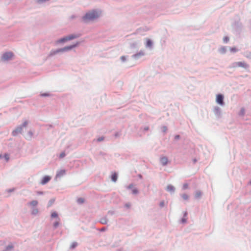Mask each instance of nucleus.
<instances>
[{
  "mask_svg": "<svg viewBox=\"0 0 251 251\" xmlns=\"http://www.w3.org/2000/svg\"><path fill=\"white\" fill-rule=\"evenodd\" d=\"M101 13V11L99 9H95L89 10L82 17V22L84 23H87L89 22L93 21L99 18Z\"/></svg>",
  "mask_w": 251,
  "mask_h": 251,
  "instance_id": "obj_1",
  "label": "nucleus"
},
{
  "mask_svg": "<svg viewBox=\"0 0 251 251\" xmlns=\"http://www.w3.org/2000/svg\"><path fill=\"white\" fill-rule=\"evenodd\" d=\"M79 44L80 42H77L75 44H74L70 46H66L62 48L57 49L56 50H51L50 53L49 54L48 57H52L60 53L72 50L73 49L77 47L79 45Z\"/></svg>",
  "mask_w": 251,
  "mask_h": 251,
  "instance_id": "obj_2",
  "label": "nucleus"
},
{
  "mask_svg": "<svg viewBox=\"0 0 251 251\" xmlns=\"http://www.w3.org/2000/svg\"><path fill=\"white\" fill-rule=\"evenodd\" d=\"M28 124L27 121H25L22 125L18 126L14 130L12 131L11 134L13 136H16L19 133H22L24 127H26Z\"/></svg>",
  "mask_w": 251,
  "mask_h": 251,
  "instance_id": "obj_3",
  "label": "nucleus"
},
{
  "mask_svg": "<svg viewBox=\"0 0 251 251\" xmlns=\"http://www.w3.org/2000/svg\"><path fill=\"white\" fill-rule=\"evenodd\" d=\"M232 27L236 32L238 33H240L241 31L243 28V25L241 22L240 21V19H238L232 24Z\"/></svg>",
  "mask_w": 251,
  "mask_h": 251,
  "instance_id": "obj_4",
  "label": "nucleus"
},
{
  "mask_svg": "<svg viewBox=\"0 0 251 251\" xmlns=\"http://www.w3.org/2000/svg\"><path fill=\"white\" fill-rule=\"evenodd\" d=\"M14 54L12 52H4L1 56V61H7L11 60Z\"/></svg>",
  "mask_w": 251,
  "mask_h": 251,
  "instance_id": "obj_5",
  "label": "nucleus"
},
{
  "mask_svg": "<svg viewBox=\"0 0 251 251\" xmlns=\"http://www.w3.org/2000/svg\"><path fill=\"white\" fill-rule=\"evenodd\" d=\"M216 102L220 105L223 106L225 105L224 102V96L222 94H218L216 95Z\"/></svg>",
  "mask_w": 251,
  "mask_h": 251,
  "instance_id": "obj_6",
  "label": "nucleus"
},
{
  "mask_svg": "<svg viewBox=\"0 0 251 251\" xmlns=\"http://www.w3.org/2000/svg\"><path fill=\"white\" fill-rule=\"evenodd\" d=\"M213 112L218 118H220L222 116V110L220 107L219 106H215L214 108Z\"/></svg>",
  "mask_w": 251,
  "mask_h": 251,
  "instance_id": "obj_7",
  "label": "nucleus"
},
{
  "mask_svg": "<svg viewBox=\"0 0 251 251\" xmlns=\"http://www.w3.org/2000/svg\"><path fill=\"white\" fill-rule=\"evenodd\" d=\"M234 67L238 66L242 67L245 69H248L249 67V65L244 62H236L233 63Z\"/></svg>",
  "mask_w": 251,
  "mask_h": 251,
  "instance_id": "obj_8",
  "label": "nucleus"
},
{
  "mask_svg": "<svg viewBox=\"0 0 251 251\" xmlns=\"http://www.w3.org/2000/svg\"><path fill=\"white\" fill-rule=\"evenodd\" d=\"M144 55H145L144 51L143 50H140L139 52L133 54L132 55V57L136 60H137Z\"/></svg>",
  "mask_w": 251,
  "mask_h": 251,
  "instance_id": "obj_9",
  "label": "nucleus"
},
{
  "mask_svg": "<svg viewBox=\"0 0 251 251\" xmlns=\"http://www.w3.org/2000/svg\"><path fill=\"white\" fill-rule=\"evenodd\" d=\"M145 47L147 49L152 50L153 48V43L152 40L149 39H147L146 40Z\"/></svg>",
  "mask_w": 251,
  "mask_h": 251,
  "instance_id": "obj_10",
  "label": "nucleus"
},
{
  "mask_svg": "<svg viewBox=\"0 0 251 251\" xmlns=\"http://www.w3.org/2000/svg\"><path fill=\"white\" fill-rule=\"evenodd\" d=\"M51 179V177L49 176H46L42 178L41 183L42 185H45Z\"/></svg>",
  "mask_w": 251,
  "mask_h": 251,
  "instance_id": "obj_11",
  "label": "nucleus"
},
{
  "mask_svg": "<svg viewBox=\"0 0 251 251\" xmlns=\"http://www.w3.org/2000/svg\"><path fill=\"white\" fill-rule=\"evenodd\" d=\"M79 37V34H70L68 36H67L66 37L68 39V41L72 40L76 38H77Z\"/></svg>",
  "mask_w": 251,
  "mask_h": 251,
  "instance_id": "obj_12",
  "label": "nucleus"
},
{
  "mask_svg": "<svg viewBox=\"0 0 251 251\" xmlns=\"http://www.w3.org/2000/svg\"><path fill=\"white\" fill-rule=\"evenodd\" d=\"M14 248V245L12 243H10L7 245L5 249L2 251H12Z\"/></svg>",
  "mask_w": 251,
  "mask_h": 251,
  "instance_id": "obj_13",
  "label": "nucleus"
},
{
  "mask_svg": "<svg viewBox=\"0 0 251 251\" xmlns=\"http://www.w3.org/2000/svg\"><path fill=\"white\" fill-rule=\"evenodd\" d=\"M67 41H68V39H67L66 36H65L62 38H60V39L57 40L56 41V44H58L64 43L66 42Z\"/></svg>",
  "mask_w": 251,
  "mask_h": 251,
  "instance_id": "obj_14",
  "label": "nucleus"
},
{
  "mask_svg": "<svg viewBox=\"0 0 251 251\" xmlns=\"http://www.w3.org/2000/svg\"><path fill=\"white\" fill-rule=\"evenodd\" d=\"M160 161L163 166H165L167 164L168 160L166 157L164 156L160 158Z\"/></svg>",
  "mask_w": 251,
  "mask_h": 251,
  "instance_id": "obj_15",
  "label": "nucleus"
},
{
  "mask_svg": "<svg viewBox=\"0 0 251 251\" xmlns=\"http://www.w3.org/2000/svg\"><path fill=\"white\" fill-rule=\"evenodd\" d=\"M118 179V174L116 172L113 173L111 176V179L112 181L116 182Z\"/></svg>",
  "mask_w": 251,
  "mask_h": 251,
  "instance_id": "obj_16",
  "label": "nucleus"
},
{
  "mask_svg": "<svg viewBox=\"0 0 251 251\" xmlns=\"http://www.w3.org/2000/svg\"><path fill=\"white\" fill-rule=\"evenodd\" d=\"M227 50V48L225 46H223L219 49L218 51L221 54H225Z\"/></svg>",
  "mask_w": 251,
  "mask_h": 251,
  "instance_id": "obj_17",
  "label": "nucleus"
},
{
  "mask_svg": "<svg viewBox=\"0 0 251 251\" xmlns=\"http://www.w3.org/2000/svg\"><path fill=\"white\" fill-rule=\"evenodd\" d=\"M99 222L101 224L106 225L108 223V219L106 218V217H104L100 218V220H99Z\"/></svg>",
  "mask_w": 251,
  "mask_h": 251,
  "instance_id": "obj_18",
  "label": "nucleus"
},
{
  "mask_svg": "<svg viewBox=\"0 0 251 251\" xmlns=\"http://www.w3.org/2000/svg\"><path fill=\"white\" fill-rule=\"evenodd\" d=\"M202 196V192L200 190H197L195 192V198L196 199H200Z\"/></svg>",
  "mask_w": 251,
  "mask_h": 251,
  "instance_id": "obj_19",
  "label": "nucleus"
},
{
  "mask_svg": "<svg viewBox=\"0 0 251 251\" xmlns=\"http://www.w3.org/2000/svg\"><path fill=\"white\" fill-rule=\"evenodd\" d=\"M66 173V171L65 170H61L57 172L56 177H61L64 176Z\"/></svg>",
  "mask_w": 251,
  "mask_h": 251,
  "instance_id": "obj_20",
  "label": "nucleus"
},
{
  "mask_svg": "<svg viewBox=\"0 0 251 251\" xmlns=\"http://www.w3.org/2000/svg\"><path fill=\"white\" fill-rule=\"evenodd\" d=\"M38 203V202L37 201L33 200V201H31L29 202L28 203V204L30 206L34 207V206H36L37 205Z\"/></svg>",
  "mask_w": 251,
  "mask_h": 251,
  "instance_id": "obj_21",
  "label": "nucleus"
},
{
  "mask_svg": "<svg viewBox=\"0 0 251 251\" xmlns=\"http://www.w3.org/2000/svg\"><path fill=\"white\" fill-rule=\"evenodd\" d=\"M33 133L31 130L28 131V132H27V137H26V139L29 140H31L33 136Z\"/></svg>",
  "mask_w": 251,
  "mask_h": 251,
  "instance_id": "obj_22",
  "label": "nucleus"
},
{
  "mask_svg": "<svg viewBox=\"0 0 251 251\" xmlns=\"http://www.w3.org/2000/svg\"><path fill=\"white\" fill-rule=\"evenodd\" d=\"M244 55L246 58L251 59V51H247L245 52L244 53Z\"/></svg>",
  "mask_w": 251,
  "mask_h": 251,
  "instance_id": "obj_23",
  "label": "nucleus"
},
{
  "mask_svg": "<svg viewBox=\"0 0 251 251\" xmlns=\"http://www.w3.org/2000/svg\"><path fill=\"white\" fill-rule=\"evenodd\" d=\"M85 201V200L83 198H79L77 200V202L79 204H83Z\"/></svg>",
  "mask_w": 251,
  "mask_h": 251,
  "instance_id": "obj_24",
  "label": "nucleus"
},
{
  "mask_svg": "<svg viewBox=\"0 0 251 251\" xmlns=\"http://www.w3.org/2000/svg\"><path fill=\"white\" fill-rule=\"evenodd\" d=\"M229 50L231 52L235 53L238 51V49L236 47H230Z\"/></svg>",
  "mask_w": 251,
  "mask_h": 251,
  "instance_id": "obj_25",
  "label": "nucleus"
},
{
  "mask_svg": "<svg viewBox=\"0 0 251 251\" xmlns=\"http://www.w3.org/2000/svg\"><path fill=\"white\" fill-rule=\"evenodd\" d=\"M59 221H60V219L59 218H58V220L55 221L54 223H53V227L54 228H56L58 227V226H59Z\"/></svg>",
  "mask_w": 251,
  "mask_h": 251,
  "instance_id": "obj_26",
  "label": "nucleus"
},
{
  "mask_svg": "<svg viewBox=\"0 0 251 251\" xmlns=\"http://www.w3.org/2000/svg\"><path fill=\"white\" fill-rule=\"evenodd\" d=\"M245 109L244 108H241L239 112V115L240 116H243L245 115Z\"/></svg>",
  "mask_w": 251,
  "mask_h": 251,
  "instance_id": "obj_27",
  "label": "nucleus"
},
{
  "mask_svg": "<svg viewBox=\"0 0 251 251\" xmlns=\"http://www.w3.org/2000/svg\"><path fill=\"white\" fill-rule=\"evenodd\" d=\"M54 201L55 200L54 199H50L48 202V207L51 206L52 205V204L54 203Z\"/></svg>",
  "mask_w": 251,
  "mask_h": 251,
  "instance_id": "obj_28",
  "label": "nucleus"
},
{
  "mask_svg": "<svg viewBox=\"0 0 251 251\" xmlns=\"http://www.w3.org/2000/svg\"><path fill=\"white\" fill-rule=\"evenodd\" d=\"M38 209L37 208H33L31 211V214L33 215H36L38 213Z\"/></svg>",
  "mask_w": 251,
  "mask_h": 251,
  "instance_id": "obj_29",
  "label": "nucleus"
},
{
  "mask_svg": "<svg viewBox=\"0 0 251 251\" xmlns=\"http://www.w3.org/2000/svg\"><path fill=\"white\" fill-rule=\"evenodd\" d=\"M51 218H58L57 213L56 212H52L51 213Z\"/></svg>",
  "mask_w": 251,
  "mask_h": 251,
  "instance_id": "obj_30",
  "label": "nucleus"
},
{
  "mask_svg": "<svg viewBox=\"0 0 251 251\" xmlns=\"http://www.w3.org/2000/svg\"><path fill=\"white\" fill-rule=\"evenodd\" d=\"M38 3H43L46 2L47 1H49L50 0H34Z\"/></svg>",
  "mask_w": 251,
  "mask_h": 251,
  "instance_id": "obj_31",
  "label": "nucleus"
},
{
  "mask_svg": "<svg viewBox=\"0 0 251 251\" xmlns=\"http://www.w3.org/2000/svg\"><path fill=\"white\" fill-rule=\"evenodd\" d=\"M167 191L172 192L173 191V185H169L167 187Z\"/></svg>",
  "mask_w": 251,
  "mask_h": 251,
  "instance_id": "obj_32",
  "label": "nucleus"
},
{
  "mask_svg": "<svg viewBox=\"0 0 251 251\" xmlns=\"http://www.w3.org/2000/svg\"><path fill=\"white\" fill-rule=\"evenodd\" d=\"M77 246L76 242H73L70 247V249H74Z\"/></svg>",
  "mask_w": 251,
  "mask_h": 251,
  "instance_id": "obj_33",
  "label": "nucleus"
},
{
  "mask_svg": "<svg viewBox=\"0 0 251 251\" xmlns=\"http://www.w3.org/2000/svg\"><path fill=\"white\" fill-rule=\"evenodd\" d=\"M181 197L183 198V199L184 200H187L188 199V198H189L188 195L187 194H182Z\"/></svg>",
  "mask_w": 251,
  "mask_h": 251,
  "instance_id": "obj_34",
  "label": "nucleus"
},
{
  "mask_svg": "<svg viewBox=\"0 0 251 251\" xmlns=\"http://www.w3.org/2000/svg\"><path fill=\"white\" fill-rule=\"evenodd\" d=\"M229 40V38L228 36H225L223 38V41L225 43H227Z\"/></svg>",
  "mask_w": 251,
  "mask_h": 251,
  "instance_id": "obj_35",
  "label": "nucleus"
},
{
  "mask_svg": "<svg viewBox=\"0 0 251 251\" xmlns=\"http://www.w3.org/2000/svg\"><path fill=\"white\" fill-rule=\"evenodd\" d=\"M40 95L41 97H49L50 96V94L48 93H44L41 94Z\"/></svg>",
  "mask_w": 251,
  "mask_h": 251,
  "instance_id": "obj_36",
  "label": "nucleus"
},
{
  "mask_svg": "<svg viewBox=\"0 0 251 251\" xmlns=\"http://www.w3.org/2000/svg\"><path fill=\"white\" fill-rule=\"evenodd\" d=\"M4 157L6 161H8L9 159V156L8 154L5 153L4 155Z\"/></svg>",
  "mask_w": 251,
  "mask_h": 251,
  "instance_id": "obj_37",
  "label": "nucleus"
},
{
  "mask_svg": "<svg viewBox=\"0 0 251 251\" xmlns=\"http://www.w3.org/2000/svg\"><path fill=\"white\" fill-rule=\"evenodd\" d=\"M15 188H12L6 190V191L8 193H11V192H14L15 191Z\"/></svg>",
  "mask_w": 251,
  "mask_h": 251,
  "instance_id": "obj_38",
  "label": "nucleus"
},
{
  "mask_svg": "<svg viewBox=\"0 0 251 251\" xmlns=\"http://www.w3.org/2000/svg\"><path fill=\"white\" fill-rule=\"evenodd\" d=\"M164 206H165V202H164V201H160V202L159 203V206L161 208H162Z\"/></svg>",
  "mask_w": 251,
  "mask_h": 251,
  "instance_id": "obj_39",
  "label": "nucleus"
},
{
  "mask_svg": "<svg viewBox=\"0 0 251 251\" xmlns=\"http://www.w3.org/2000/svg\"><path fill=\"white\" fill-rule=\"evenodd\" d=\"M132 194H137L139 193V191L137 189H134L132 190Z\"/></svg>",
  "mask_w": 251,
  "mask_h": 251,
  "instance_id": "obj_40",
  "label": "nucleus"
},
{
  "mask_svg": "<svg viewBox=\"0 0 251 251\" xmlns=\"http://www.w3.org/2000/svg\"><path fill=\"white\" fill-rule=\"evenodd\" d=\"M133 184L131 183L130 184H129V185L126 186V188L127 189H131L133 188Z\"/></svg>",
  "mask_w": 251,
  "mask_h": 251,
  "instance_id": "obj_41",
  "label": "nucleus"
},
{
  "mask_svg": "<svg viewBox=\"0 0 251 251\" xmlns=\"http://www.w3.org/2000/svg\"><path fill=\"white\" fill-rule=\"evenodd\" d=\"M162 131L165 132L167 130V127L166 126H163L161 127Z\"/></svg>",
  "mask_w": 251,
  "mask_h": 251,
  "instance_id": "obj_42",
  "label": "nucleus"
},
{
  "mask_svg": "<svg viewBox=\"0 0 251 251\" xmlns=\"http://www.w3.org/2000/svg\"><path fill=\"white\" fill-rule=\"evenodd\" d=\"M104 137L101 136V137H99L97 139V142H101V141H102L104 140Z\"/></svg>",
  "mask_w": 251,
  "mask_h": 251,
  "instance_id": "obj_43",
  "label": "nucleus"
},
{
  "mask_svg": "<svg viewBox=\"0 0 251 251\" xmlns=\"http://www.w3.org/2000/svg\"><path fill=\"white\" fill-rule=\"evenodd\" d=\"M66 155V154L64 152H61L60 155H59V158H63L64 157H65Z\"/></svg>",
  "mask_w": 251,
  "mask_h": 251,
  "instance_id": "obj_44",
  "label": "nucleus"
},
{
  "mask_svg": "<svg viewBox=\"0 0 251 251\" xmlns=\"http://www.w3.org/2000/svg\"><path fill=\"white\" fill-rule=\"evenodd\" d=\"M107 213L109 215H113L115 214V211L114 210H109Z\"/></svg>",
  "mask_w": 251,
  "mask_h": 251,
  "instance_id": "obj_45",
  "label": "nucleus"
},
{
  "mask_svg": "<svg viewBox=\"0 0 251 251\" xmlns=\"http://www.w3.org/2000/svg\"><path fill=\"white\" fill-rule=\"evenodd\" d=\"M121 60L123 62H124L126 61V57L125 56H122L121 57Z\"/></svg>",
  "mask_w": 251,
  "mask_h": 251,
  "instance_id": "obj_46",
  "label": "nucleus"
},
{
  "mask_svg": "<svg viewBox=\"0 0 251 251\" xmlns=\"http://www.w3.org/2000/svg\"><path fill=\"white\" fill-rule=\"evenodd\" d=\"M188 188V184L184 183L183 185V189L185 190Z\"/></svg>",
  "mask_w": 251,
  "mask_h": 251,
  "instance_id": "obj_47",
  "label": "nucleus"
},
{
  "mask_svg": "<svg viewBox=\"0 0 251 251\" xmlns=\"http://www.w3.org/2000/svg\"><path fill=\"white\" fill-rule=\"evenodd\" d=\"M180 138V135H176L175 136L174 139L175 140H177Z\"/></svg>",
  "mask_w": 251,
  "mask_h": 251,
  "instance_id": "obj_48",
  "label": "nucleus"
},
{
  "mask_svg": "<svg viewBox=\"0 0 251 251\" xmlns=\"http://www.w3.org/2000/svg\"><path fill=\"white\" fill-rule=\"evenodd\" d=\"M186 219L183 217L181 219V223L182 224L185 223L186 222Z\"/></svg>",
  "mask_w": 251,
  "mask_h": 251,
  "instance_id": "obj_49",
  "label": "nucleus"
},
{
  "mask_svg": "<svg viewBox=\"0 0 251 251\" xmlns=\"http://www.w3.org/2000/svg\"><path fill=\"white\" fill-rule=\"evenodd\" d=\"M125 206L127 208H129L130 207V203L128 202V203H126L125 205Z\"/></svg>",
  "mask_w": 251,
  "mask_h": 251,
  "instance_id": "obj_50",
  "label": "nucleus"
},
{
  "mask_svg": "<svg viewBox=\"0 0 251 251\" xmlns=\"http://www.w3.org/2000/svg\"><path fill=\"white\" fill-rule=\"evenodd\" d=\"M137 46V43H133L131 44V47L132 48H135Z\"/></svg>",
  "mask_w": 251,
  "mask_h": 251,
  "instance_id": "obj_51",
  "label": "nucleus"
},
{
  "mask_svg": "<svg viewBox=\"0 0 251 251\" xmlns=\"http://www.w3.org/2000/svg\"><path fill=\"white\" fill-rule=\"evenodd\" d=\"M106 229V228L105 227H102L101 228H100V231H101V232H103V231H105Z\"/></svg>",
  "mask_w": 251,
  "mask_h": 251,
  "instance_id": "obj_52",
  "label": "nucleus"
},
{
  "mask_svg": "<svg viewBox=\"0 0 251 251\" xmlns=\"http://www.w3.org/2000/svg\"><path fill=\"white\" fill-rule=\"evenodd\" d=\"M76 18V16L75 15H72L71 17H70V19L73 20V19H74Z\"/></svg>",
  "mask_w": 251,
  "mask_h": 251,
  "instance_id": "obj_53",
  "label": "nucleus"
},
{
  "mask_svg": "<svg viewBox=\"0 0 251 251\" xmlns=\"http://www.w3.org/2000/svg\"><path fill=\"white\" fill-rule=\"evenodd\" d=\"M120 136V134L119 132H116L115 134V137H118Z\"/></svg>",
  "mask_w": 251,
  "mask_h": 251,
  "instance_id": "obj_54",
  "label": "nucleus"
},
{
  "mask_svg": "<svg viewBox=\"0 0 251 251\" xmlns=\"http://www.w3.org/2000/svg\"><path fill=\"white\" fill-rule=\"evenodd\" d=\"M43 193H44V192L42 191H38L37 192V194L38 195H42V194H43Z\"/></svg>",
  "mask_w": 251,
  "mask_h": 251,
  "instance_id": "obj_55",
  "label": "nucleus"
},
{
  "mask_svg": "<svg viewBox=\"0 0 251 251\" xmlns=\"http://www.w3.org/2000/svg\"><path fill=\"white\" fill-rule=\"evenodd\" d=\"M149 127L148 126H145L144 128V130L145 131H147L149 130Z\"/></svg>",
  "mask_w": 251,
  "mask_h": 251,
  "instance_id": "obj_56",
  "label": "nucleus"
},
{
  "mask_svg": "<svg viewBox=\"0 0 251 251\" xmlns=\"http://www.w3.org/2000/svg\"><path fill=\"white\" fill-rule=\"evenodd\" d=\"M193 163L195 164L197 162V160L196 158H194L193 159Z\"/></svg>",
  "mask_w": 251,
  "mask_h": 251,
  "instance_id": "obj_57",
  "label": "nucleus"
},
{
  "mask_svg": "<svg viewBox=\"0 0 251 251\" xmlns=\"http://www.w3.org/2000/svg\"><path fill=\"white\" fill-rule=\"evenodd\" d=\"M187 212H185V213H184V217H185V216H187Z\"/></svg>",
  "mask_w": 251,
  "mask_h": 251,
  "instance_id": "obj_58",
  "label": "nucleus"
},
{
  "mask_svg": "<svg viewBox=\"0 0 251 251\" xmlns=\"http://www.w3.org/2000/svg\"><path fill=\"white\" fill-rule=\"evenodd\" d=\"M100 154L101 155H104L105 154V153H103V152H100Z\"/></svg>",
  "mask_w": 251,
  "mask_h": 251,
  "instance_id": "obj_59",
  "label": "nucleus"
},
{
  "mask_svg": "<svg viewBox=\"0 0 251 251\" xmlns=\"http://www.w3.org/2000/svg\"><path fill=\"white\" fill-rule=\"evenodd\" d=\"M139 177H140V178H141L142 177V176L141 175H139Z\"/></svg>",
  "mask_w": 251,
  "mask_h": 251,
  "instance_id": "obj_60",
  "label": "nucleus"
},
{
  "mask_svg": "<svg viewBox=\"0 0 251 251\" xmlns=\"http://www.w3.org/2000/svg\"><path fill=\"white\" fill-rule=\"evenodd\" d=\"M249 184L251 185V180L249 181Z\"/></svg>",
  "mask_w": 251,
  "mask_h": 251,
  "instance_id": "obj_61",
  "label": "nucleus"
},
{
  "mask_svg": "<svg viewBox=\"0 0 251 251\" xmlns=\"http://www.w3.org/2000/svg\"><path fill=\"white\" fill-rule=\"evenodd\" d=\"M1 157H2V155L0 154V158H1Z\"/></svg>",
  "mask_w": 251,
  "mask_h": 251,
  "instance_id": "obj_62",
  "label": "nucleus"
}]
</instances>
